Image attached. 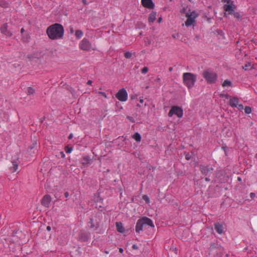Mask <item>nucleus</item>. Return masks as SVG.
Instances as JSON below:
<instances>
[{
    "label": "nucleus",
    "mask_w": 257,
    "mask_h": 257,
    "mask_svg": "<svg viewBox=\"0 0 257 257\" xmlns=\"http://www.w3.org/2000/svg\"><path fill=\"white\" fill-rule=\"evenodd\" d=\"M46 33L51 40L61 39L64 36V28L61 24L56 23L48 27Z\"/></svg>",
    "instance_id": "nucleus-1"
},
{
    "label": "nucleus",
    "mask_w": 257,
    "mask_h": 257,
    "mask_svg": "<svg viewBox=\"0 0 257 257\" xmlns=\"http://www.w3.org/2000/svg\"><path fill=\"white\" fill-rule=\"evenodd\" d=\"M183 83L188 88H192L196 81V75L190 73L186 72L183 74Z\"/></svg>",
    "instance_id": "nucleus-2"
},
{
    "label": "nucleus",
    "mask_w": 257,
    "mask_h": 257,
    "mask_svg": "<svg viewBox=\"0 0 257 257\" xmlns=\"http://www.w3.org/2000/svg\"><path fill=\"white\" fill-rule=\"evenodd\" d=\"M202 76L208 83H214L217 80V74L210 69H207L203 71Z\"/></svg>",
    "instance_id": "nucleus-3"
},
{
    "label": "nucleus",
    "mask_w": 257,
    "mask_h": 257,
    "mask_svg": "<svg viewBox=\"0 0 257 257\" xmlns=\"http://www.w3.org/2000/svg\"><path fill=\"white\" fill-rule=\"evenodd\" d=\"M225 4L223 6V9L225 11V15L227 13L229 15H231L234 12L236 7L234 5L233 2L231 0H223Z\"/></svg>",
    "instance_id": "nucleus-4"
},
{
    "label": "nucleus",
    "mask_w": 257,
    "mask_h": 257,
    "mask_svg": "<svg viewBox=\"0 0 257 257\" xmlns=\"http://www.w3.org/2000/svg\"><path fill=\"white\" fill-rule=\"evenodd\" d=\"M186 17L187 19L185 22V25L187 27H190L195 23V19L198 17V14L193 11L190 13H187Z\"/></svg>",
    "instance_id": "nucleus-5"
},
{
    "label": "nucleus",
    "mask_w": 257,
    "mask_h": 257,
    "mask_svg": "<svg viewBox=\"0 0 257 257\" xmlns=\"http://www.w3.org/2000/svg\"><path fill=\"white\" fill-rule=\"evenodd\" d=\"M80 49L89 51L92 49V45L90 41L86 38H83L79 44Z\"/></svg>",
    "instance_id": "nucleus-6"
},
{
    "label": "nucleus",
    "mask_w": 257,
    "mask_h": 257,
    "mask_svg": "<svg viewBox=\"0 0 257 257\" xmlns=\"http://www.w3.org/2000/svg\"><path fill=\"white\" fill-rule=\"evenodd\" d=\"M173 114H176L179 118L182 117L183 114L182 109L178 106H172L168 113V115L172 117Z\"/></svg>",
    "instance_id": "nucleus-7"
},
{
    "label": "nucleus",
    "mask_w": 257,
    "mask_h": 257,
    "mask_svg": "<svg viewBox=\"0 0 257 257\" xmlns=\"http://www.w3.org/2000/svg\"><path fill=\"white\" fill-rule=\"evenodd\" d=\"M116 97L120 101H125L127 99L128 94L124 88L120 89L115 95Z\"/></svg>",
    "instance_id": "nucleus-8"
},
{
    "label": "nucleus",
    "mask_w": 257,
    "mask_h": 257,
    "mask_svg": "<svg viewBox=\"0 0 257 257\" xmlns=\"http://www.w3.org/2000/svg\"><path fill=\"white\" fill-rule=\"evenodd\" d=\"M238 102H239L238 99L236 97H234L231 98H230L229 105L231 107H237L240 110H242L243 109V105L241 104H239Z\"/></svg>",
    "instance_id": "nucleus-9"
},
{
    "label": "nucleus",
    "mask_w": 257,
    "mask_h": 257,
    "mask_svg": "<svg viewBox=\"0 0 257 257\" xmlns=\"http://www.w3.org/2000/svg\"><path fill=\"white\" fill-rule=\"evenodd\" d=\"M143 6L149 9H153L155 8V4L152 0H141Z\"/></svg>",
    "instance_id": "nucleus-10"
},
{
    "label": "nucleus",
    "mask_w": 257,
    "mask_h": 257,
    "mask_svg": "<svg viewBox=\"0 0 257 257\" xmlns=\"http://www.w3.org/2000/svg\"><path fill=\"white\" fill-rule=\"evenodd\" d=\"M1 32L7 37H10L13 35V33L8 30V24H4L1 28Z\"/></svg>",
    "instance_id": "nucleus-11"
},
{
    "label": "nucleus",
    "mask_w": 257,
    "mask_h": 257,
    "mask_svg": "<svg viewBox=\"0 0 257 257\" xmlns=\"http://www.w3.org/2000/svg\"><path fill=\"white\" fill-rule=\"evenodd\" d=\"M51 197L50 195H45L42 199V204L45 207H48L51 202Z\"/></svg>",
    "instance_id": "nucleus-12"
},
{
    "label": "nucleus",
    "mask_w": 257,
    "mask_h": 257,
    "mask_svg": "<svg viewBox=\"0 0 257 257\" xmlns=\"http://www.w3.org/2000/svg\"><path fill=\"white\" fill-rule=\"evenodd\" d=\"M141 219H142V220H143L142 221V223H143L144 226L147 225L152 227H154V223H153L152 220L151 219H150L149 218H148L147 217H144L142 218Z\"/></svg>",
    "instance_id": "nucleus-13"
},
{
    "label": "nucleus",
    "mask_w": 257,
    "mask_h": 257,
    "mask_svg": "<svg viewBox=\"0 0 257 257\" xmlns=\"http://www.w3.org/2000/svg\"><path fill=\"white\" fill-rule=\"evenodd\" d=\"M143 221L141 218L138 220L136 226V231L137 232H140L143 230L144 227L143 223H142Z\"/></svg>",
    "instance_id": "nucleus-14"
},
{
    "label": "nucleus",
    "mask_w": 257,
    "mask_h": 257,
    "mask_svg": "<svg viewBox=\"0 0 257 257\" xmlns=\"http://www.w3.org/2000/svg\"><path fill=\"white\" fill-rule=\"evenodd\" d=\"M215 230L219 233L222 234L223 232V227L222 224L220 223H215L214 225Z\"/></svg>",
    "instance_id": "nucleus-15"
},
{
    "label": "nucleus",
    "mask_w": 257,
    "mask_h": 257,
    "mask_svg": "<svg viewBox=\"0 0 257 257\" xmlns=\"http://www.w3.org/2000/svg\"><path fill=\"white\" fill-rule=\"evenodd\" d=\"M12 163L13 166L10 167V170L13 173L16 172L18 170L19 164L17 161H13L12 162Z\"/></svg>",
    "instance_id": "nucleus-16"
},
{
    "label": "nucleus",
    "mask_w": 257,
    "mask_h": 257,
    "mask_svg": "<svg viewBox=\"0 0 257 257\" xmlns=\"http://www.w3.org/2000/svg\"><path fill=\"white\" fill-rule=\"evenodd\" d=\"M157 13L153 11L149 15L148 21L149 23H153L156 19Z\"/></svg>",
    "instance_id": "nucleus-17"
},
{
    "label": "nucleus",
    "mask_w": 257,
    "mask_h": 257,
    "mask_svg": "<svg viewBox=\"0 0 257 257\" xmlns=\"http://www.w3.org/2000/svg\"><path fill=\"white\" fill-rule=\"evenodd\" d=\"M200 169L202 173L205 175H207L210 171L213 170L212 168H209L207 166H201Z\"/></svg>",
    "instance_id": "nucleus-18"
},
{
    "label": "nucleus",
    "mask_w": 257,
    "mask_h": 257,
    "mask_svg": "<svg viewBox=\"0 0 257 257\" xmlns=\"http://www.w3.org/2000/svg\"><path fill=\"white\" fill-rule=\"evenodd\" d=\"M116 227L117 230L120 232L123 233L124 232V228L123 227L122 224L120 222H117L116 223Z\"/></svg>",
    "instance_id": "nucleus-19"
},
{
    "label": "nucleus",
    "mask_w": 257,
    "mask_h": 257,
    "mask_svg": "<svg viewBox=\"0 0 257 257\" xmlns=\"http://www.w3.org/2000/svg\"><path fill=\"white\" fill-rule=\"evenodd\" d=\"M132 138L137 142H140L142 138L141 135L139 133H135L132 136Z\"/></svg>",
    "instance_id": "nucleus-20"
},
{
    "label": "nucleus",
    "mask_w": 257,
    "mask_h": 257,
    "mask_svg": "<svg viewBox=\"0 0 257 257\" xmlns=\"http://www.w3.org/2000/svg\"><path fill=\"white\" fill-rule=\"evenodd\" d=\"M75 35L77 39H80L83 35V33L81 30H76L75 33Z\"/></svg>",
    "instance_id": "nucleus-21"
},
{
    "label": "nucleus",
    "mask_w": 257,
    "mask_h": 257,
    "mask_svg": "<svg viewBox=\"0 0 257 257\" xmlns=\"http://www.w3.org/2000/svg\"><path fill=\"white\" fill-rule=\"evenodd\" d=\"M35 92V90L33 87H30L28 88L27 91L28 95H33Z\"/></svg>",
    "instance_id": "nucleus-22"
},
{
    "label": "nucleus",
    "mask_w": 257,
    "mask_h": 257,
    "mask_svg": "<svg viewBox=\"0 0 257 257\" xmlns=\"http://www.w3.org/2000/svg\"><path fill=\"white\" fill-rule=\"evenodd\" d=\"M231 84H232V83L230 80H225L222 83V86L223 87H226L227 86H231Z\"/></svg>",
    "instance_id": "nucleus-23"
},
{
    "label": "nucleus",
    "mask_w": 257,
    "mask_h": 257,
    "mask_svg": "<svg viewBox=\"0 0 257 257\" xmlns=\"http://www.w3.org/2000/svg\"><path fill=\"white\" fill-rule=\"evenodd\" d=\"M244 111L246 114H249L251 112V108L249 106H246L244 108Z\"/></svg>",
    "instance_id": "nucleus-24"
},
{
    "label": "nucleus",
    "mask_w": 257,
    "mask_h": 257,
    "mask_svg": "<svg viewBox=\"0 0 257 257\" xmlns=\"http://www.w3.org/2000/svg\"><path fill=\"white\" fill-rule=\"evenodd\" d=\"M249 67H250V68H252V66L251 65V64L249 63L245 64L244 66H243V69L245 70H247L249 69Z\"/></svg>",
    "instance_id": "nucleus-25"
},
{
    "label": "nucleus",
    "mask_w": 257,
    "mask_h": 257,
    "mask_svg": "<svg viewBox=\"0 0 257 257\" xmlns=\"http://www.w3.org/2000/svg\"><path fill=\"white\" fill-rule=\"evenodd\" d=\"M132 53L129 51H127V52H125V53H124V57L126 58H130L132 57Z\"/></svg>",
    "instance_id": "nucleus-26"
},
{
    "label": "nucleus",
    "mask_w": 257,
    "mask_h": 257,
    "mask_svg": "<svg viewBox=\"0 0 257 257\" xmlns=\"http://www.w3.org/2000/svg\"><path fill=\"white\" fill-rule=\"evenodd\" d=\"M143 199L146 201V202L147 203V204H149L150 201V199L149 198V197L147 196V195H144L143 196Z\"/></svg>",
    "instance_id": "nucleus-27"
},
{
    "label": "nucleus",
    "mask_w": 257,
    "mask_h": 257,
    "mask_svg": "<svg viewBox=\"0 0 257 257\" xmlns=\"http://www.w3.org/2000/svg\"><path fill=\"white\" fill-rule=\"evenodd\" d=\"M148 68L147 67H145L142 69L141 71L143 74H146L148 72Z\"/></svg>",
    "instance_id": "nucleus-28"
},
{
    "label": "nucleus",
    "mask_w": 257,
    "mask_h": 257,
    "mask_svg": "<svg viewBox=\"0 0 257 257\" xmlns=\"http://www.w3.org/2000/svg\"><path fill=\"white\" fill-rule=\"evenodd\" d=\"M88 224L91 228H93L95 227V225L93 222V219H90L89 222H88Z\"/></svg>",
    "instance_id": "nucleus-29"
},
{
    "label": "nucleus",
    "mask_w": 257,
    "mask_h": 257,
    "mask_svg": "<svg viewBox=\"0 0 257 257\" xmlns=\"http://www.w3.org/2000/svg\"><path fill=\"white\" fill-rule=\"evenodd\" d=\"M98 93L102 95L103 96H104L105 98H107V95L104 92L99 91Z\"/></svg>",
    "instance_id": "nucleus-30"
},
{
    "label": "nucleus",
    "mask_w": 257,
    "mask_h": 257,
    "mask_svg": "<svg viewBox=\"0 0 257 257\" xmlns=\"http://www.w3.org/2000/svg\"><path fill=\"white\" fill-rule=\"evenodd\" d=\"M72 151V148H68L66 150V152L67 153H71Z\"/></svg>",
    "instance_id": "nucleus-31"
},
{
    "label": "nucleus",
    "mask_w": 257,
    "mask_h": 257,
    "mask_svg": "<svg viewBox=\"0 0 257 257\" xmlns=\"http://www.w3.org/2000/svg\"><path fill=\"white\" fill-rule=\"evenodd\" d=\"M221 97H225L226 99H228L230 97V96L228 94H221Z\"/></svg>",
    "instance_id": "nucleus-32"
},
{
    "label": "nucleus",
    "mask_w": 257,
    "mask_h": 257,
    "mask_svg": "<svg viewBox=\"0 0 257 257\" xmlns=\"http://www.w3.org/2000/svg\"><path fill=\"white\" fill-rule=\"evenodd\" d=\"M250 197L252 198H253L255 196V194L254 193H250Z\"/></svg>",
    "instance_id": "nucleus-33"
},
{
    "label": "nucleus",
    "mask_w": 257,
    "mask_h": 257,
    "mask_svg": "<svg viewBox=\"0 0 257 257\" xmlns=\"http://www.w3.org/2000/svg\"><path fill=\"white\" fill-rule=\"evenodd\" d=\"M69 194L68 192H65L64 196L65 197H66V198L68 197L69 196Z\"/></svg>",
    "instance_id": "nucleus-34"
},
{
    "label": "nucleus",
    "mask_w": 257,
    "mask_h": 257,
    "mask_svg": "<svg viewBox=\"0 0 257 257\" xmlns=\"http://www.w3.org/2000/svg\"><path fill=\"white\" fill-rule=\"evenodd\" d=\"M132 247L133 249H138V248L137 245H136V244H134L133 245Z\"/></svg>",
    "instance_id": "nucleus-35"
},
{
    "label": "nucleus",
    "mask_w": 257,
    "mask_h": 257,
    "mask_svg": "<svg viewBox=\"0 0 257 257\" xmlns=\"http://www.w3.org/2000/svg\"><path fill=\"white\" fill-rule=\"evenodd\" d=\"M162 18H161V17H160V18H158V22L159 23H160L162 22Z\"/></svg>",
    "instance_id": "nucleus-36"
},
{
    "label": "nucleus",
    "mask_w": 257,
    "mask_h": 257,
    "mask_svg": "<svg viewBox=\"0 0 257 257\" xmlns=\"http://www.w3.org/2000/svg\"><path fill=\"white\" fill-rule=\"evenodd\" d=\"M143 102H144V99H143V97H140V102L141 103H143Z\"/></svg>",
    "instance_id": "nucleus-37"
},
{
    "label": "nucleus",
    "mask_w": 257,
    "mask_h": 257,
    "mask_svg": "<svg viewBox=\"0 0 257 257\" xmlns=\"http://www.w3.org/2000/svg\"><path fill=\"white\" fill-rule=\"evenodd\" d=\"M185 158L188 160H189L190 158L189 154L186 155V156H185Z\"/></svg>",
    "instance_id": "nucleus-38"
},
{
    "label": "nucleus",
    "mask_w": 257,
    "mask_h": 257,
    "mask_svg": "<svg viewBox=\"0 0 257 257\" xmlns=\"http://www.w3.org/2000/svg\"><path fill=\"white\" fill-rule=\"evenodd\" d=\"M119 252H120L121 253H123V249H122V248L120 247V248H119Z\"/></svg>",
    "instance_id": "nucleus-39"
},
{
    "label": "nucleus",
    "mask_w": 257,
    "mask_h": 257,
    "mask_svg": "<svg viewBox=\"0 0 257 257\" xmlns=\"http://www.w3.org/2000/svg\"><path fill=\"white\" fill-rule=\"evenodd\" d=\"M215 247V244H212L210 246V250H212Z\"/></svg>",
    "instance_id": "nucleus-40"
},
{
    "label": "nucleus",
    "mask_w": 257,
    "mask_h": 257,
    "mask_svg": "<svg viewBox=\"0 0 257 257\" xmlns=\"http://www.w3.org/2000/svg\"><path fill=\"white\" fill-rule=\"evenodd\" d=\"M234 16L235 17H237V18H239V15L238 13H236L235 14H234Z\"/></svg>",
    "instance_id": "nucleus-41"
},
{
    "label": "nucleus",
    "mask_w": 257,
    "mask_h": 257,
    "mask_svg": "<svg viewBox=\"0 0 257 257\" xmlns=\"http://www.w3.org/2000/svg\"><path fill=\"white\" fill-rule=\"evenodd\" d=\"M72 138H73V134H70V135L68 137V139H71Z\"/></svg>",
    "instance_id": "nucleus-42"
},
{
    "label": "nucleus",
    "mask_w": 257,
    "mask_h": 257,
    "mask_svg": "<svg viewBox=\"0 0 257 257\" xmlns=\"http://www.w3.org/2000/svg\"><path fill=\"white\" fill-rule=\"evenodd\" d=\"M92 81H91V80H88V81H87V84H88V85H91V84H92Z\"/></svg>",
    "instance_id": "nucleus-43"
},
{
    "label": "nucleus",
    "mask_w": 257,
    "mask_h": 257,
    "mask_svg": "<svg viewBox=\"0 0 257 257\" xmlns=\"http://www.w3.org/2000/svg\"><path fill=\"white\" fill-rule=\"evenodd\" d=\"M51 227H50V226H48L47 227V230L48 231H50V230H51Z\"/></svg>",
    "instance_id": "nucleus-44"
},
{
    "label": "nucleus",
    "mask_w": 257,
    "mask_h": 257,
    "mask_svg": "<svg viewBox=\"0 0 257 257\" xmlns=\"http://www.w3.org/2000/svg\"><path fill=\"white\" fill-rule=\"evenodd\" d=\"M24 31H25L24 29L23 28H22V29H21V32L22 33H24Z\"/></svg>",
    "instance_id": "nucleus-45"
},
{
    "label": "nucleus",
    "mask_w": 257,
    "mask_h": 257,
    "mask_svg": "<svg viewBox=\"0 0 257 257\" xmlns=\"http://www.w3.org/2000/svg\"><path fill=\"white\" fill-rule=\"evenodd\" d=\"M70 32H71V33H73L74 30L72 28L70 29Z\"/></svg>",
    "instance_id": "nucleus-46"
},
{
    "label": "nucleus",
    "mask_w": 257,
    "mask_h": 257,
    "mask_svg": "<svg viewBox=\"0 0 257 257\" xmlns=\"http://www.w3.org/2000/svg\"><path fill=\"white\" fill-rule=\"evenodd\" d=\"M205 180H206V181H210V179H209L208 178H205Z\"/></svg>",
    "instance_id": "nucleus-47"
},
{
    "label": "nucleus",
    "mask_w": 257,
    "mask_h": 257,
    "mask_svg": "<svg viewBox=\"0 0 257 257\" xmlns=\"http://www.w3.org/2000/svg\"><path fill=\"white\" fill-rule=\"evenodd\" d=\"M237 180H238V181H240L241 180V178H240V177H238L237 178Z\"/></svg>",
    "instance_id": "nucleus-48"
},
{
    "label": "nucleus",
    "mask_w": 257,
    "mask_h": 257,
    "mask_svg": "<svg viewBox=\"0 0 257 257\" xmlns=\"http://www.w3.org/2000/svg\"><path fill=\"white\" fill-rule=\"evenodd\" d=\"M84 159L88 160L89 159V158L88 157H85Z\"/></svg>",
    "instance_id": "nucleus-49"
},
{
    "label": "nucleus",
    "mask_w": 257,
    "mask_h": 257,
    "mask_svg": "<svg viewBox=\"0 0 257 257\" xmlns=\"http://www.w3.org/2000/svg\"><path fill=\"white\" fill-rule=\"evenodd\" d=\"M226 148H227L226 147H222V149H223L224 151H225V149H226Z\"/></svg>",
    "instance_id": "nucleus-50"
},
{
    "label": "nucleus",
    "mask_w": 257,
    "mask_h": 257,
    "mask_svg": "<svg viewBox=\"0 0 257 257\" xmlns=\"http://www.w3.org/2000/svg\"><path fill=\"white\" fill-rule=\"evenodd\" d=\"M172 69V68H170V69H169L170 71H171Z\"/></svg>",
    "instance_id": "nucleus-51"
}]
</instances>
